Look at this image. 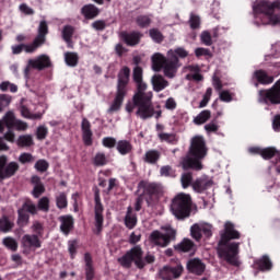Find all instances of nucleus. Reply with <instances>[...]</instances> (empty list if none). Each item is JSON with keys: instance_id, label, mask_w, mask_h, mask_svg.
Segmentation results:
<instances>
[{"instance_id": "f257e3e1", "label": "nucleus", "mask_w": 280, "mask_h": 280, "mask_svg": "<svg viewBox=\"0 0 280 280\" xmlns=\"http://www.w3.org/2000/svg\"><path fill=\"white\" fill-rule=\"evenodd\" d=\"M242 234L235 230V224L228 221L224 224V232L221 233L217 248L220 259H224L230 266H235L236 268L240 267V260L237 259L240 243H231V240H240Z\"/></svg>"}, {"instance_id": "f03ea898", "label": "nucleus", "mask_w": 280, "mask_h": 280, "mask_svg": "<svg viewBox=\"0 0 280 280\" xmlns=\"http://www.w3.org/2000/svg\"><path fill=\"white\" fill-rule=\"evenodd\" d=\"M187 56H189V52L180 47L175 50H168L167 57L163 56L161 52H155L151 58L152 69L153 71H161L163 69L166 78H174L180 67L178 58H187Z\"/></svg>"}, {"instance_id": "7ed1b4c3", "label": "nucleus", "mask_w": 280, "mask_h": 280, "mask_svg": "<svg viewBox=\"0 0 280 280\" xmlns=\"http://www.w3.org/2000/svg\"><path fill=\"white\" fill-rule=\"evenodd\" d=\"M207 142L202 136H195L190 141L188 154L190 158L183 160L182 167L187 172L188 170H202V159L207 156Z\"/></svg>"}, {"instance_id": "20e7f679", "label": "nucleus", "mask_w": 280, "mask_h": 280, "mask_svg": "<svg viewBox=\"0 0 280 280\" xmlns=\"http://www.w3.org/2000/svg\"><path fill=\"white\" fill-rule=\"evenodd\" d=\"M128 84H130V68L125 66L118 72L114 101L107 109L109 115H113V113H119V110H121V106H124V100H126L128 95Z\"/></svg>"}, {"instance_id": "39448f33", "label": "nucleus", "mask_w": 280, "mask_h": 280, "mask_svg": "<svg viewBox=\"0 0 280 280\" xmlns=\"http://www.w3.org/2000/svg\"><path fill=\"white\" fill-rule=\"evenodd\" d=\"M154 255L151 254H148L143 259V249L139 245L133 246L131 249L126 252L124 256L118 258V262L122 268H132L133 262L139 270H143V268H145V264H154Z\"/></svg>"}, {"instance_id": "423d86ee", "label": "nucleus", "mask_w": 280, "mask_h": 280, "mask_svg": "<svg viewBox=\"0 0 280 280\" xmlns=\"http://www.w3.org/2000/svg\"><path fill=\"white\" fill-rule=\"evenodd\" d=\"M191 195L179 192L172 199L171 211L177 220H186L191 215Z\"/></svg>"}, {"instance_id": "0eeeda50", "label": "nucleus", "mask_w": 280, "mask_h": 280, "mask_svg": "<svg viewBox=\"0 0 280 280\" xmlns=\"http://www.w3.org/2000/svg\"><path fill=\"white\" fill-rule=\"evenodd\" d=\"M138 194L144 198L147 205H151L163 194V186L159 183L141 180L138 184Z\"/></svg>"}, {"instance_id": "6e6552de", "label": "nucleus", "mask_w": 280, "mask_h": 280, "mask_svg": "<svg viewBox=\"0 0 280 280\" xmlns=\"http://www.w3.org/2000/svg\"><path fill=\"white\" fill-rule=\"evenodd\" d=\"M137 90L133 94V102L136 105L141 107V110H148L149 106H154L152 104V92H145L148 90V84L143 81L136 82Z\"/></svg>"}, {"instance_id": "1a4fd4ad", "label": "nucleus", "mask_w": 280, "mask_h": 280, "mask_svg": "<svg viewBox=\"0 0 280 280\" xmlns=\"http://www.w3.org/2000/svg\"><path fill=\"white\" fill-rule=\"evenodd\" d=\"M258 102L259 104H266V106L280 104V79L270 89L259 90Z\"/></svg>"}, {"instance_id": "9d476101", "label": "nucleus", "mask_w": 280, "mask_h": 280, "mask_svg": "<svg viewBox=\"0 0 280 280\" xmlns=\"http://www.w3.org/2000/svg\"><path fill=\"white\" fill-rule=\"evenodd\" d=\"M163 232L160 231H153L150 235V240L152 244H155V246H161L162 248H165L166 246H170L172 242H176V230L172 229L171 226L163 228Z\"/></svg>"}, {"instance_id": "9b49d317", "label": "nucleus", "mask_w": 280, "mask_h": 280, "mask_svg": "<svg viewBox=\"0 0 280 280\" xmlns=\"http://www.w3.org/2000/svg\"><path fill=\"white\" fill-rule=\"evenodd\" d=\"M94 213H95V228L96 235H100L104 229V206L102 205V198L100 197V190L94 192Z\"/></svg>"}, {"instance_id": "f8f14e48", "label": "nucleus", "mask_w": 280, "mask_h": 280, "mask_svg": "<svg viewBox=\"0 0 280 280\" xmlns=\"http://www.w3.org/2000/svg\"><path fill=\"white\" fill-rule=\"evenodd\" d=\"M184 270L185 269L183 268V265H180V264L166 265L159 271L160 279H162V280L180 279Z\"/></svg>"}, {"instance_id": "ddd939ff", "label": "nucleus", "mask_w": 280, "mask_h": 280, "mask_svg": "<svg viewBox=\"0 0 280 280\" xmlns=\"http://www.w3.org/2000/svg\"><path fill=\"white\" fill-rule=\"evenodd\" d=\"M21 245L23 248V253H32L34 250H37V248H40L43 246V243L40 242V238L36 234H25L22 236Z\"/></svg>"}, {"instance_id": "4468645a", "label": "nucleus", "mask_w": 280, "mask_h": 280, "mask_svg": "<svg viewBox=\"0 0 280 280\" xmlns=\"http://www.w3.org/2000/svg\"><path fill=\"white\" fill-rule=\"evenodd\" d=\"M2 121L8 130H27V122L18 120L16 116L12 112H8L2 117Z\"/></svg>"}, {"instance_id": "2eb2a0df", "label": "nucleus", "mask_w": 280, "mask_h": 280, "mask_svg": "<svg viewBox=\"0 0 280 280\" xmlns=\"http://www.w3.org/2000/svg\"><path fill=\"white\" fill-rule=\"evenodd\" d=\"M135 108H138L136 112L137 117H140V119H152L154 117V105H149V108L147 110L141 109V105L135 104V100L132 98V103H127L126 104V110L127 113H132Z\"/></svg>"}, {"instance_id": "dca6fc26", "label": "nucleus", "mask_w": 280, "mask_h": 280, "mask_svg": "<svg viewBox=\"0 0 280 280\" xmlns=\"http://www.w3.org/2000/svg\"><path fill=\"white\" fill-rule=\"evenodd\" d=\"M47 34H49V25H47V21H40L37 28V35L33 39V45L37 49H40V47L47 43Z\"/></svg>"}, {"instance_id": "f3484780", "label": "nucleus", "mask_w": 280, "mask_h": 280, "mask_svg": "<svg viewBox=\"0 0 280 280\" xmlns=\"http://www.w3.org/2000/svg\"><path fill=\"white\" fill-rule=\"evenodd\" d=\"M120 38L121 40H124V43L128 47H136V45H139V43H141V38H143V34H141V32H138V31H132L130 33L121 32Z\"/></svg>"}, {"instance_id": "a211bd4d", "label": "nucleus", "mask_w": 280, "mask_h": 280, "mask_svg": "<svg viewBox=\"0 0 280 280\" xmlns=\"http://www.w3.org/2000/svg\"><path fill=\"white\" fill-rule=\"evenodd\" d=\"M28 67L37 69V71H44V69L51 67V59L47 55H39L36 59L28 60Z\"/></svg>"}, {"instance_id": "6ab92c4d", "label": "nucleus", "mask_w": 280, "mask_h": 280, "mask_svg": "<svg viewBox=\"0 0 280 280\" xmlns=\"http://www.w3.org/2000/svg\"><path fill=\"white\" fill-rule=\"evenodd\" d=\"M82 141L84 145H93V130L91 129V121L85 117L81 121Z\"/></svg>"}, {"instance_id": "aec40b11", "label": "nucleus", "mask_w": 280, "mask_h": 280, "mask_svg": "<svg viewBox=\"0 0 280 280\" xmlns=\"http://www.w3.org/2000/svg\"><path fill=\"white\" fill-rule=\"evenodd\" d=\"M254 78L257 83H255V86H259V84H262V86H268V84H272L275 82V77L269 75L266 70H256L254 72Z\"/></svg>"}, {"instance_id": "412c9836", "label": "nucleus", "mask_w": 280, "mask_h": 280, "mask_svg": "<svg viewBox=\"0 0 280 280\" xmlns=\"http://www.w3.org/2000/svg\"><path fill=\"white\" fill-rule=\"evenodd\" d=\"M253 269L259 270L260 272L272 270V261L270 260V257H268V255H264L262 257L254 260Z\"/></svg>"}, {"instance_id": "4be33fe9", "label": "nucleus", "mask_w": 280, "mask_h": 280, "mask_svg": "<svg viewBox=\"0 0 280 280\" xmlns=\"http://www.w3.org/2000/svg\"><path fill=\"white\" fill-rule=\"evenodd\" d=\"M206 265L200 260L199 258H192L188 260L187 262V270L188 272H191L192 275H202L206 270Z\"/></svg>"}, {"instance_id": "5701e85b", "label": "nucleus", "mask_w": 280, "mask_h": 280, "mask_svg": "<svg viewBox=\"0 0 280 280\" xmlns=\"http://www.w3.org/2000/svg\"><path fill=\"white\" fill-rule=\"evenodd\" d=\"M59 222H61L60 224V231L61 233H63V235H69V233H71V231H73V217L71 214H66V215H61L59 217Z\"/></svg>"}, {"instance_id": "b1692460", "label": "nucleus", "mask_w": 280, "mask_h": 280, "mask_svg": "<svg viewBox=\"0 0 280 280\" xmlns=\"http://www.w3.org/2000/svg\"><path fill=\"white\" fill-rule=\"evenodd\" d=\"M11 49L14 56H19V54H23V51H25V54H36V51H38V48L33 42L31 44L14 45Z\"/></svg>"}, {"instance_id": "393cba45", "label": "nucleus", "mask_w": 280, "mask_h": 280, "mask_svg": "<svg viewBox=\"0 0 280 280\" xmlns=\"http://www.w3.org/2000/svg\"><path fill=\"white\" fill-rule=\"evenodd\" d=\"M177 253H196V243L189 238H184L179 244L174 246Z\"/></svg>"}, {"instance_id": "a878e982", "label": "nucleus", "mask_w": 280, "mask_h": 280, "mask_svg": "<svg viewBox=\"0 0 280 280\" xmlns=\"http://www.w3.org/2000/svg\"><path fill=\"white\" fill-rule=\"evenodd\" d=\"M212 185L213 182L211 179L199 177L192 183V189L194 191H197V194H202V191H206V189H209Z\"/></svg>"}, {"instance_id": "bb28decb", "label": "nucleus", "mask_w": 280, "mask_h": 280, "mask_svg": "<svg viewBox=\"0 0 280 280\" xmlns=\"http://www.w3.org/2000/svg\"><path fill=\"white\" fill-rule=\"evenodd\" d=\"M81 14L88 21H91L97 16H100V9L95 7V4H85L81 9Z\"/></svg>"}, {"instance_id": "cd10ccee", "label": "nucleus", "mask_w": 280, "mask_h": 280, "mask_svg": "<svg viewBox=\"0 0 280 280\" xmlns=\"http://www.w3.org/2000/svg\"><path fill=\"white\" fill-rule=\"evenodd\" d=\"M85 261V280L95 279V268L93 267V257L90 253L84 254Z\"/></svg>"}, {"instance_id": "c85d7f7f", "label": "nucleus", "mask_w": 280, "mask_h": 280, "mask_svg": "<svg viewBox=\"0 0 280 280\" xmlns=\"http://www.w3.org/2000/svg\"><path fill=\"white\" fill-rule=\"evenodd\" d=\"M168 84L170 83L167 80H165V78H163L161 74H155L152 77V86L155 93H161V91L167 89Z\"/></svg>"}, {"instance_id": "c756f323", "label": "nucleus", "mask_w": 280, "mask_h": 280, "mask_svg": "<svg viewBox=\"0 0 280 280\" xmlns=\"http://www.w3.org/2000/svg\"><path fill=\"white\" fill-rule=\"evenodd\" d=\"M124 222H125V226L129 229V231H132V229L137 226V222H138L137 213L132 211V207L130 206L127 208V213L125 215Z\"/></svg>"}, {"instance_id": "7c9ffc66", "label": "nucleus", "mask_w": 280, "mask_h": 280, "mask_svg": "<svg viewBox=\"0 0 280 280\" xmlns=\"http://www.w3.org/2000/svg\"><path fill=\"white\" fill-rule=\"evenodd\" d=\"M116 150L118 154H121V156H126L128 154H132V150L135 148L132 147V143L128 140H119L116 144Z\"/></svg>"}, {"instance_id": "2f4dec72", "label": "nucleus", "mask_w": 280, "mask_h": 280, "mask_svg": "<svg viewBox=\"0 0 280 280\" xmlns=\"http://www.w3.org/2000/svg\"><path fill=\"white\" fill-rule=\"evenodd\" d=\"M144 163H148L149 165H156L159 161H161V151L159 150H149L145 152L143 156Z\"/></svg>"}, {"instance_id": "473e14b6", "label": "nucleus", "mask_w": 280, "mask_h": 280, "mask_svg": "<svg viewBox=\"0 0 280 280\" xmlns=\"http://www.w3.org/2000/svg\"><path fill=\"white\" fill-rule=\"evenodd\" d=\"M14 229V220L10 219L8 215H2L0 218V233H12Z\"/></svg>"}, {"instance_id": "72a5a7b5", "label": "nucleus", "mask_w": 280, "mask_h": 280, "mask_svg": "<svg viewBox=\"0 0 280 280\" xmlns=\"http://www.w3.org/2000/svg\"><path fill=\"white\" fill-rule=\"evenodd\" d=\"M31 182L33 183L34 189H33V196L34 198H40L43 194H45V185L40 183V177L38 176H33Z\"/></svg>"}, {"instance_id": "f704fd0d", "label": "nucleus", "mask_w": 280, "mask_h": 280, "mask_svg": "<svg viewBox=\"0 0 280 280\" xmlns=\"http://www.w3.org/2000/svg\"><path fill=\"white\" fill-rule=\"evenodd\" d=\"M136 24L141 30H145V28L150 27V25H152V15L151 14L150 15H138L136 18Z\"/></svg>"}, {"instance_id": "c9c22d12", "label": "nucleus", "mask_w": 280, "mask_h": 280, "mask_svg": "<svg viewBox=\"0 0 280 280\" xmlns=\"http://www.w3.org/2000/svg\"><path fill=\"white\" fill-rule=\"evenodd\" d=\"M3 246L11 250L12 253H16L19 250V242L14 240L12 236H7L2 240Z\"/></svg>"}, {"instance_id": "e433bc0d", "label": "nucleus", "mask_w": 280, "mask_h": 280, "mask_svg": "<svg viewBox=\"0 0 280 280\" xmlns=\"http://www.w3.org/2000/svg\"><path fill=\"white\" fill-rule=\"evenodd\" d=\"M188 25H189L190 30H192V31L200 30V27L202 25V20L200 19V15L190 13L189 20H188Z\"/></svg>"}, {"instance_id": "4c0bfd02", "label": "nucleus", "mask_w": 280, "mask_h": 280, "mask_svg": "<svg viewBox=\"0 0 280 280\" xmlns=\"http://www.w3.org/2000/svg\"><path fill=\"white\" fill-rule=\"evenodd\" d=\"M211 119V110L203 109L195 119L194 122L197 126H202V124H207Z\"/></svg>"}, {"instance_id": "58836bf2", "label": "nucleus", "mask_w": 280, "mask_h": 280, "mask_svg": "<svg viewBox=\"0 0 280 280\" xmlns=\"http://www.w3.org/2000/svg\"><path fill=\"white\" fill-rule=\"evenodd\" d=\"M277 154H279V150H277V148L268 147V148H265L261 150L260 156L265 161H270V159H275V156H277Z\"/></svg>"}, {"instance_id": "ea45409f", "label": "nucleus", "mask_w": 280, "mask_h": 280, "mask_svg": "<svg viewBox=\"0 0 280 280\" xmlns=\"http://www.w3.org/2000/svg\"><path fill=\"white\" fill-rule=\"evenodd\" d=\"M16 144L19 148H31V145H34V138L30 135L20 136Z\"/></svg>"}, {"instance_id": "a19ab883", "label": "nucleus", "mask_w": 280, "mask_h": 280, "mask_svg": "<svg viewBox=\"0 0 280 280\" xmlns=\"http://www.w3.org/2000/svg\"><path fill=\"white\" fill-rule=\"evenodd\" d=\"M80 57H78V52H66L65 54V62L68 67H78V62Z\"/></svg>"}, {"instance_id": "79ce46f5", "label": "nucleus", "mask_w": 280, "mask_h": 280, "mask_svg": "<svg viewBox=\"0 0 280 280\" xmlns=\"http://www.w3.org/2000/svg\"><path fill=\"white\" fill-rule=\"evenodd\" d=\"M158 137L160 141H165L166 143H171V145H176L178 143V138H176V135L174 133L160 132Z\"/></svg>"}, {"instance_id": "37998d69", "label": "nucleus", "mask_w": 280, "mask_h": 280, "mask_svg": "<svg viewBox=\"0 0 280 280\" xmlns=\"http://www.w3.org/2000/svg\"><path fill=\"white\" fill-rule=\"evenodd\" d=\"M30 223V214L25 209L20 208L18 210V224L19 226H25Z\"/></svg>"}, {"instance_id": "c03bdc74", "label": "nucleus", "mask_w": 280, "mask_h": 280, "mask_svg": "<svg viewBox=\"0 0 280 280\" xmlns=\"http://www.w3.org/2000/svg\"><path fill=\"white\" fill-rule=\"evenodd\" d=\"M92 161L93 165H95L96 167H103V165L108 164V159L106 158V154L104 152L96 153Z\"/></svg>"}, {"instance_id": "a18cd8bd", "label": "nucleus", "mask_w": 280, "mask_h": 280, "mask_svg": "<svg viewBox=\"0 0 280 280\" xmlns=\"http://www.w3.org/2000/svg\"><path fill=\"white\" fill-rule=\"evenodd\" d=\"M190 235L195 242H200V240H202L201 225L198 223L192 224L190 228Z\"/></svg>"}, {"instance_id": "49530a36", "label": "nucleus", "mask_w": 280, "mask_h": 280, "mask_svg": "<svg viewBox=\"0 0 280 280\" xmlns=\"http://www.w3.org/2000/svg\"><path fill=\"white\" fill-rule=\"evenodd\" d=\"M57 209H67L69 207V201L67 200V192H59L56 196Z\"/></svg>"}, {"instance_id": "de8ad7c7", "label": "nucleus", "mask_w": 280, "mask_h": 280, "mask_svg": "<svg viewBox=\"0 0 280 280\" xmlns=\"http://www.w3.org/2000/svg\"><path fill=\"white\" fill-rule=\"evenodd\" d=\"M75 32V28L71 25L63 26L62 30V38L66 43H71V38H73V34Z\"/></svg>"}, {"instance_id": "09e8293b", "label": "nucleus", "mask_w": 280, "mask_h": 280, "mask_svg": "<svg viewBox=\"0 0 280 280\" xmlns=\"http://www.w3.org/2000/svg\"><path fill=\"white\" fill-rule=\"evenodd\" d=\"M19 168H20L19 163L10 162L4 167V176H14V174H16V172H19Z\"/></svg>"}, {"instance_id": "8fccbe9b", "label": "nucleus", "mask_w": 280, "mask_h": 280, "mask_svg": "<svg viewBox=\"0 0 280 280\" xmlns=\"http://www.w3.org/2000/svg\"><path fill=\"white\" fill-rule=\"evenodd\" d=\"M200 40L202 45H206V47H211V45H213V37L211 36V33H209V31L201 32Z\"/></svg>"}, {"instance_id": "3c124183", "label": "nucleus", "mask_w": 280, "mask_h": 280, "mask_svg": "<svg viewBox=\"0 0 280 280\" xmlns=\"http://www.w3.org/2000/svg\"><path fill=\"white\" fill-rule=\"evenodd\" d=\"M35 170L39 172V174H45V172L49 170V162H47V160H38L35 163Z\"/></svg>"}, {"instance_id": "603ef678", "label": "nucleus", "mask_w": 280, "mask_h": 280, "mask_svg": "<svg viewBox=\"0 0 280 280\" xmlns=\"http://www.w3.org/2000/svg\"><path fill=\"white\" fill-rule=\"evenodd\" d=\"M22 209H24L26 213H31V215L38 213V208H36V205L32 203V201L24 202Z\"/></svg>"}, {"instance_id": "864d4df0", "label": "nucleus", "mask_w": 280, "mask_h": 280, "mask_svg": "<svg viewBox=\"0 0 280 280\" xmlns=\"http://www.w3.org/2000/svg\"><path fill=\"white\" fill-rule=\"evenodd\" d=\"M149 35L150 38H152V40H154V43H161L163 40V33H161V31H159V28H151L149 31Z\"/></svg>"}, {"instance_id": "5fc2aeb1", "label": "nucleus", "mask_w": 280, "mask_h": 280, "mask_svg": "<svg viewBox=\"0 0 280 280\" xmlns=\"http://www.w3.org/2000/svg\"><path fill=\"white\" fill-rule=\"evenodd\" d=\"M211 95H213V89L208 88L203 95V98L199 103V108H205L207 104H209V102L211 101Z\"/></svg>"}, {"instance_id": "6e6d98bb", "label": "nucleus", "mask_w": 280, "mask_h": 280, "mask_svg": "<svg viewBox=\"0 0 280 280\" xmlns=\"http://www.w3.org/2000/svg\"><path fill=\"white\" fill-rule=\"evenodd\" d=\"M201 233L205 235L207 240L213 236V225L209 223L200 224Z\"/></svg>"}, {"instance_id": "4d7b16f0", "label": "nucleus", "mask_w": 280, "mask_h": 280, "mask_svg": "<svg viewBox=\"0 0 280 280\" xmlns=\"http://www.w3.org/2000/svg\"><path fill=\"white\" fill-rule=\"evenodd\" d=\"M37 208L39 209V211H44L45 213H47V211H49V198L42 197L38 200Z\"/></svg>"}, {"instance_id": "13d9d810", "label": "nucleus", "mask_w": 280, "mask_h": 280, "mask_svg": "<svg viewBox=\"0 0 280 280\" xmlns=\"http://www.w3.org/2000/svg\"><path fill=\"white\" fill-rule=\"evenodd\" d=\"M117 139L113 138V137H105L102 140V144L104 145V148H108V149H113V148H117Z\"/></svg>"}, {"instance_id": "bf43d9fd", "label": "nucleus", "mask_w": 280, "mask_h": 280, "mask_svg": "<svg viewBox=\"0 0 280 280\" xmlns=\"http://www.w3.org/2000/svg\"><path fill=\"white\" fill-rule=\"evenodd\" d=\"M47 135H49V130L45 126H39L36 131V137L39 141L47 139Z\"/></svg>"}, {"instance_id": "052dcab7", "label": "nucleus", "mask_w": 280, "mask_h": 280, "mask_svg": "<svg viewBox=\"0 0 280 280\" xmlns=\"http://www.w3.org/2000/svg\"><path fill=\"white\" fill-rule=\"evenodd\" d=\"M133 82H142L143 81V69L139 66H137L135 69H133Z\"/></svg>"}, {"instance_id": "680f3d73", "label": "nucleus", "mask_w": 280, "mask_h": 280, "mask_svg": "<svg viewBox=\"0 0 280 280\" xmlns=\"http://www.w3.org/2000/svg\"><path fill=\"white\" fill-rule=\"evenodd\" d=\"M68 250L70 253L71 259H75V255H78V241L69 242Z\"/></svg>"}, {"instance_id": "e2e57ef3", "label": "nucleus", "mask_w": 280, "mask_h": 280, "mask_svg": "<svg viewBox=\"0 0 280 280\" xmlns=\"http://www.w3.org/2000/svg\"><path fill=\"white\" fill-rule=\"evenodd\" d=\"M93 30H96V32H104L106 30V21L104 20H97L92 23Z\"/></svg>"}, {"instance_id": "0e129e2a", "label": "nucleus", "mask_w": 280, "mask_h": 280, "mask_svg": "<svg viewBox=\"0 0 280 280\" xmlns=\"http://www.w3.org/2000/svg\"><path fill=\"white\" fill-rule=\"evenodd\" d=\"M19 10L26 16H33L35 14L34 9L30 8L26 3L20 4Z\"/></svg>"}, {"instance_id": "69168bd1", "label": "nucleus", "mask_w": 280, "mask_h": 280, "mask_svg": "<svg viewBox=\"0 0 280 280\" xmlns=\"http://www.w3.org/2000/svg\"><path fill=\"white\" fill-rule=\"evenodd\" d=\"M32 229H33L35 235H37V237H43V231H44L43 223L35 221L33 223Z\"/></svg>"}, {"instance_id": "338daca9", "label": "nucleus", "mask_w": 280, "mask_h": 280, "mask_svg": "<svg viewBox=\"0 0 280 280\" xmlns=\"http://www.w3.org/2000/svg\"><path fill=\"white\" fill-rule=\"evenodd\" d=\"M12 102V96L8 94H0V106L1 108H5V106H10Z\"/></svg>"}, {"instance_id": "774afa93", "label": "nucleus", "mask_w": 280, "mask_h": 280, "mask_svg": "<svg viewBox=\"0 0 280 280\" xmlns=\"http://www.w3.org/2000/svg\"><path fill=\"white\" fill-rule=\"evenodd\" d=\"M19 161L23 165H25V163H32V161H34V155H32L31 153H22L19 156Z\"/></svg>"}]
</instances>
